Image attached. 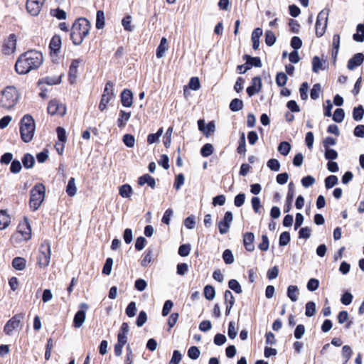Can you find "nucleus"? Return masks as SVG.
<instances>
[{"instance_id":"obj_1","label":"nucleus","mask_w":364,"mask_h":364,"mask_svg":"<svg viewBox=\"0 0 364 364\" xmlns=\"http://www.w3.org/2000/svg\"><path fill=\"white\" fill-rule=\"evenodd\" d=\"M43 61V58L41 53L36 50H28L18 57L15 64V70L19 75H26L33 70L38 69Z\"/></svg>"},{"instance_id":"obj_2","label":"nucleus","mask_w":364,"mask_h":364,"mask_svg":"<svg viewBox=\"0 0 364 364\" xmlns=\"http://www.w3.org/2000/svg\"><path fill=\"white\" fill-rule=\"evenodd\" d=\"M90 29V22L84 18L75 21L73 25L70 37L75 45H80L84 38L88 35Z\"/></svg>"},{"instance_id":"obj_3","label":"nucleus","mask_w":364,"mask_h":364,"mask_svg":"<svg viewBox=\"0 0 364 364\" xmlns=\"http://www.w3.org/2000/svg\"><path fill=\"white\" fill-rule=\"evenodd\" d=\"M20 93L14 86H7L0 92V107L6 109H13L18 103Z\"/></svg>"},{"instance_id":"obj_4","label":"nucleus","mask_w":364,"mask_h":364,"mask_svg":"<svg viewBox=\"0 0 364 364\" xmlns=\"http://www.w3.org/2000/svg\"><path fill=\"white\" fill-rule=\"evenodd\" d=\"M36 124L33 117L30 114L24 115L20 122V134L21 139L30 142L34 136Z\"/></svg>"},{"instance_id":"obj_5","label":"nucleus","mask_w":364,"mask_h":364,"mask_svg":"<svg viewBox=\"0 0 364 364\" xmlns=\"http://www.w3.org/2000/svg\"><path fill=\"white\" fill-rule=\"evenodd\" d=\"M45 195L46 188L42 183L36 184L31 189L29 205L33 210L35 211L39 208L44 200Z\"/></svg>"},{"instance_id":"obj_6","label":"nucleus","mask_w":364,"mask_h":364,"mask_svg":"<svg viewBox=\"0 0 364 364\" xmlns=\"http://www.w3.org/2000/svg\"><path fill=\"white\" fill-rule=\"evenodd\" d=\"M50 246L48 243L41 245L37 258V264L41 268H46L50 262Z\"/></svg>"},{"instance_id":"obj_7","label":"nucleus","mask_w":364,"mask_h":364,"mask_svg":"<svg viewBox=\"0 0 364 364\" xmlns=\"http://www.w3.org/2000/svg\"><path fill=\"white\" fill-rule=\"evenodd\" d=\"M328 15L329 11L323 9L320 11L317 16L316 22V34L318 37H321L326 32Z\"/></svg>"},{"instance_id":"obj_8","label":"nucleus","mask_w":364,"mask_h":364,"mask_svg":"<svg viewBox=\"0 0 364 364\" xmlns=\"http://www.w3.org/2000/svg\"><path fill=\"white\" fill-rule=\"evenodd\" d=\"M23 316L22 314H16L10 318L6 323L4 331L7 336H12L14 333L21 328V323Z\"/></svg>"},{"instance_id":"obj_9","label":"nucleus","mask_w":364,"mask_h":364,"mask_svg":"<svg viewBox=\"0 0 364 364\" xmlns=\"http://www.w3.org/2000/svg\"><path fill=\"white\" fill-rule=\"evenodd\" d=\"M114 85L111 82H107L105 85V87L104 89L103 94L101 97V100L99 105V109L100 111H104L107 105L110 102V100L114 97Z\"/></svg>"},{"instance_id":"obj_10","label":"nucleus","mask_w":364,"mask_h":364,"mask_svg":"<svg viewBox=\"0 0 364 364\" xmlns=\"http://www.w3.org/2000/svg\"><path fill=\"white\" fill-rule=\"evenodd\" d=\"M48 112L51 115L64 116L66 113V107L58 100H53L48 104Z\"/></svg>"},{"instance_id":"obj_11","label":"nucleus","mask_w":364,"mask_h":364,"mask_svg":"<svg viewBox=\"0 0 364 364\" xmlns=\"http://www.w3.org/2000/svg\"><path fill=\"white\" fill-rule=\"evenodd\" d=\"M89 306L85 303L80 304V310L75 314L73 319V326L75 328H80L84 323L86 318V311Z\"/></svg>"},{"instance_id":"obj_12","label":"nucleus","mask_w":364,"mask_h":364,"mask_svg":"<svg viewBox=\"0 0 364 364\" xmlns=\"http://www.w3.org/2000/svg\"><path fill=\"white\" fill-rule=\"evenodd\" d=\"M46 0H27L26 9L27 11L33 16H38L43 5Z\"/></svg>"},{"instance_id":"obj_13","label":"nucleus","mask_w":364,"mask_h":364,"mask_svg":"<svg viewBox=\"0 0 364 364\" xmlns=\"http://www.w3.org/2000/svg\"><path fill=\"white\" fill-rule=\"evenodd\" d=\"M31 237V227L27 222H25L19 225L18 231L12 235L11 238H20L24 240H28Z\"/></svg>"},{"instance_id":"obj_14","label":"nucleus","mask_w":364,"mask_h":364,"mask_svg":"<svg viewBox=\"0 0 364 364\" xmlns=\"http://www.w3.org/2000/svg\"><path fill=\"white\" fill-rule=\"evenodd\" d=\"M16 36L15 34H11L7 39L5 40L2 52L5 55H11L16 51Z\"/></svg>"},{"instance_id":"obj_15","label":"nucleus","mask_w":364,"mask_h":364,"mask_svg":"<svg viewBox=\"0 0 364 364\" xmlns=\"http://www.w3.org/2000/svg\"><path fill=\"white\" fill-rule=\"evenodd\" d=\"M232 221V213L230 211H227L225 213L223 220L218 224L219 232L220 234L224 235L229 231Z\"/></svg>"},{"instance_id":"obj_16","label":"nucleus","mask_w":364,"mask_h":364,"mask_svg":"<svg viewBox=\"0 0 364 364\" xmlns=\"http://www.w3.org/2000/svg\"><path fill=\"white\" fill-rule=\"evenodd\" d=\"M364 61V55L361 53L355 54L350 59H349L347 68L350 70H354L355 68L360 66Z\"/></svg>"},{"instance_id":"obj_17","label":"nucleus","mask_w":364,"mask_h":364,"mask_svg":"<svg viewBox=\"0 0 364 364\" xmlns=\"http://www.w3.org/2000/svg\"><path fill=\"white\" fill-rule=\"evenodd\" d=\"M328 68L326 60L321 59L318 56H314L312 59V71L318 73L320 70H324Z\"/></svg>"},{"instance_id":"obj_18","label":"nucleus","mask_w":364,"mask_h":364,"mask_svg":"<svg viewBox=\"0 0 364 364\" xmlns=\"http://www.w3.org/2000/svg\"><path fill=\"white\" fill-rule=\"evenodd\" d=\"M262 87V80L259 77H255L252 80V85L247 88V92L250 97L259 92Z\"/></svg>"},{"instance_id":"obj_19","label":"nucleus","mask_w":364,"mask_h":364,"mask_svg":"<svg viewBox=\"0 0 364 364\" xmlns=\"http://www.w3.org/2000/svg\"><path fill=\"white\" fill-rule=\"evenodd\" d=\"M82 61V60L80 58L75 59L72 61V63L70 65L69 81L71 84H74L76 80L77 75V68L79 67V65Z\"/></svg>"},{"instance_id":"obj_20","label":"nucleus","mask_w":364,"mask_h":364,"mask_svg":"<svg viewBox=\"0 0 364 364\" xmlns=\"http://www.w3.org/2000/svg\"><path fill=\"white\" fill-rule=\"evenodd\" d=\"M255 235L252 232H246L243 236V244L247 251L252 252L255 250L253 244Z\"/></svg>"},{"instance_id":"obj_21","label":"nucleus","mask_w":364,"mask_h":364,"mask_svg":"<svg viewBox=\"0 0 364 364\" xmlns=\"http://www.w3.org/2000/svg\"><path fill=\"white\" fill-rule=\"evenodd\" d=\"M121 102L124 107H130L133 103V95L131 90L125 89L121 94Z\"/></svg>"},{"instance_id":"obj_22","label":"nucleus","mask_w":364,"mask_h":364,"mask_svg":"<svg viewBox=\"0 0 364 364\" xmlns=\"http://www.w3.org/2000/svg\"><path fill=\"white\" fill-rule=\"evenodd\" d=\"M224 297H225V301L226 303L225 314L228 316L230 314L231 309L232 308V306L234 305L235 297H234L232 293L229 290L225 291Z\"/></svg>"},{"instance_id":"obj_23","label":"nucleus","mask_w":364,"mask_h":364,"mask_svg":"<svg viewBox=\"0 0 364 364\" xmlns=\"http://www.w3.org/2000/svg\"><path fill=\"white\" fill-rule=\"evenodd\" d=\"M138 184L139 186H144L147 184L151 188H154L156 186L155 179L149 174H144L138 178Z\"/></svg>"},{"instance_id":"obj_24","label":"nucleus","mask_w":364,"mask_h":364,"mask_svg":"<svg viewBox=\"0 0 364 364\" xmlns=\"http://www.w3.org/2000/svg\"><path fill=\"white\" fill-rule=\"evenodd\" d=\"M263 31L260 28H255L252 33L251 40L252 42V48L255 50H257L259 47V38L262 35Z\"/></svg>"},{"instance_id":"obj_25","label":"nucleus","mask_w":364,"mask_h":364,"mask_svg":"<svg viewBox=\"0 0 364 364\" xmlns=\"http://www.w3.org/2000/svg\"><path fill=\"white\" fill-rule=\"evenodd\" d=\"M168 46L167 39L165 37H163L161 39L160 44L156 49V57L158 58H163L164 56L166 50H168Z\"/></svg>"},{"instance_id":"obj_26","label":"nucleus","mask_w":364,"mask_h":364,"mask_svg":"<svg viewBox=\"0 0 364 364\" xmlns=\"http://www.w3.org/2000/svg\"><path fill=\"white\" fill-rule=\"evenodd\" d=\"M10 217L4 210H0V230L6 229L10 224Z\"/></svg>"},{"instance_id":"obj_27","label":"nucleus","mask_w":364,"mask_h":364,"mask_svg":"<svg viewBox=\"0 0 364 364\" xmlns=\"http://www.w3.org/2000/svg\"><path fill=\"white\" fill-rule=\"evenodd\" d=\"M119 193L122 198H129L133 193V189L129 184H124L119 188Z\"/></svg>"},{"instance_id":"obj_28","label":"nucleus","mask_w":364,"mask_h":364,"mask_svg":"<svg viewBox=\"0 0 364 364\" xmlns=\"http://www.w3.org/2000/svg\"><path fill=\"white\" fill-rule=\"evenodd\" d=\"M131 117L130 112L121 110L119 112V117L117 119V124L119 127H124Z\"/></svg>"},{"instance_id":"obj_29","label":"nucleus","mask_w":364,"mask_h":364,"mask_svg":"<svg viewBox=\"0 0 364 364\" xmlns=\"http://www.w3.org/2000/svg\"><path fill=\"white\" fill-rule=\"evenodd\" d=\"M26 261L24 258L17 257H15L12 261V266L16 270H23L25 269Z\"/></svg>"},{"instance_id":"obj_30","label":"nucleus","mask_w":364,"mask_h":364,"mask_svg":"<svg viewBox=\"0 0 364 364\" xmlns=\"http://www.w3.org/2000/svg\"><path fill=\"white\" fill-rule=\"evenodd\" d=\"M66 193L69 196H74L77 193V187L74 178H70L66 186Z\"/></svg>"},{"instance_id":"obj_31","label":"nucleus","mask_w":364,"mask_h":364,"mask_svg":"<svg viewBox=\"0 0 364 364\" xmlns=\"http://www.w3.org/2000/svg\"><path fill=\"white\" fill-rule=\"evenodd\" d=\"M42 82L48 85H58L61 82V75L46 77L42 79Z\"/></svg>"},{"instance_id":"obj_32","label":"nucleus","mask_w":364,"mask_h":364,"mask_svg":"<svg viewBox=\"0 0 364 364\" xmlns=\"http://www.w3.org/2000/svg\"><path fill=\"white\" fill-rule=\"evenodd\" d=\"M353 38L357 42L364 41V25L360 23L357 26V33L353 34Z\"/></svg>"},{"instance_id":"obj_33","label":"nucleus","mask_w":364,"mask_h":364,"mask_svg":"<svg viewBox=\"0 0 364 364\" xmlns=\"http://www.w3.org/2000/svg\"><path fill=\"white\" fill-rule=\"evenodd\" d=\"M298 294L299 289L296 286H289L287 289V296L292 301H296L297 300Z\"/></svg>"},{"instance_id":"obj_34","label":"nucleus","mask_w":364,"mask_h":364,"mask_svg":"<svg viewBox=\"0 0 364 364\" xmlns=\"http://www.w3.org/2000/svg\"><path fill=\"white\" fill-rule=\"evenodd\" d=\"M164 129L163 128H160L156 133L150 134L147 136V142L149 144H152L159 141L160 137L163 134Z\"/></svg>"},{"instance_id":"obj_35","label":"nucleus","mask_w":364,"mask_h":364,"mask_svg":"<svg viewBox=\"0 0 364 364\" xmlns=\"http://www.w3.org/2000/svg\"><path fill=\"white\" fill-rule=\"evenodd\" d=\"M22 163L26 168H31L35 163L34 157L30 154H26L22 159Z\"/></svg>"},{"instance_id":"obj_36","label":"nucleus","mask_w":364,"mask_h":364,"mask_svg":"<svg viewBox=\"0 0 364 364\" xmlns=\"http://www.w3.org/2000/svg\"><path fill=\"white\" fill-rule=\"evenodd\" d=\"M245 58L247 59V65L249 66H255L257 68L262 67V62L259 58L258 57H251L249 55H245Z\"/></svg>"},{"instance_id":"obj_37","label":"nucleus","mask_w":364,"mask_h":364,"mask_svg":"<svg viewBox=\"0 0 364 364\" xmlns=\"http://www.w3.org/2000/svg\"><path fill=\"white\" fill-rule=\"evenodd\" d=\"M243 107V102L242 100L235 98L233 99L230 104V109L232 112H237L242 109Z\"/></svg>"},{"instance_id":"obj_38","label":"nucleus","mask_w":364,"mask_h":364,"mask_svg":"<svg viewBox=\"0 0 364 364\" xmlns=\"http://www.w3.org/2000/svg\"><path fill=\"white\" fill-rule=\"evenodd\" d=\"M364 115V108L362 105H359L353 109V118L355 121H360Z\"/></svg>"},{"instance_id":"obj_39","label":"nucleus","mask_w":364,"mask_h":364,"mask_svg":"<svg viewBox=\"0 0 364 364\" xmlns=\"http://www.w3.org/2000/svg\"><path fill=\"white\" fill-rule=\"evenodd\" d=\"M105 26V14L103 11L99 10L96 16V28L101 29Z\"/></svg>"},{"instance_id":"obj_40","label":"nucleus","mask_w":364,"mask_h":364,"mask_svg":"<svg viewBox=\"0 0 364 364\" xmlns=\"http://www.w3.org/2000/svg\"><path fill=\"white\" fill-rule=\"evenodd\" d=\"M290 150H291V145L287 141L281 142L278 146L279 152L284 156L288 155L289 153L290 152Z\"/></svg>"},{"instance_id":"obj_41","label":"nucleus","mask_w":364,"mask_h":364,"mask_svg":"<svg viewBox=\"0 0 364 364\" xmlns=\"http://www.w3.org/2000/svg\"><path fill=\"white\" fill-rule=\"evenodd\" d=\"M60 45H61V41H60V37L58 36H54L51 41H50V49L53 51V52H57L58 50H59L60 48Z\"/></svg>"},{"instance_id":"obj_42","label":"nucleus","mask_w":364,"mask_h":364,"mask_svg":"<svg viewBox=\"0 0 364 364\" xmlns=\"http://www.w3.org/2000/svg\"><path fill=\"white\" fill-rule=\"evenodd\" d=\"M215 291L213 287L207 285L204 288V296L206 299L211 301L215 298Z\"/></svg>"},{"instance_id":"obj_43","label":"nucleus","mask_w":364,"mask_h":364,"mask_svg":"<svg viewBox=\"0 0 364 364\" xmlns=\"http://www.w3.org/2000/svg\"><path fill=\"white\" fill-rule=\"evenodd\" d=\"M345 117L344 110L341 108H338L335 110L333 115V119L334 122L341 123L343 121Z\"/></svg>"},{"instance_id":"obj_44","label":"nucleus","mask_w":364,"mask_h":364,"mask_svg":"<svg viewBox=\"0 0 364 364\" xmlns=\"http://www.w3.org/2000/svg\"><path fill=\"white\" fill-rule=\"evenodd\" d=\"M316 314V304L314 301H309L306 304L305 314L308 317H311Z\"/></svg>"},{"instance_id":"obj_45","label":"nucleus","mask_w":364,"mask_h":364,"mask_svg":"<svg viewBox=\"0 0 364 364\" xmlns=\"http://www.w3.org/2000/svg\"><path fill=\"white\" fill-rule=\"evenodd\" d=\"M338 183V178L336 176L331 175L325 179V186L327 189L333 188Z\"/></svg>"},{"instance_id":"obj_46","label":"nucleus","mask_w":364,"mask_h":364,"mask_svg":"<svg viewBox=\"0 0 364 364\" xmlns=\"http://www.w3.org/2000/svg\"><path fill=\"white\" fill-rule=\"evenodd\" d=\"M228 334L230 338L234 339L237 334V327L234 321H230L228 326Z\"/></svg>"},{"instance_id":"obj_47","label":"nucleus","mask_w":364,"mask_h":364,"mask_svg":"<svg viewBox=\"0 0 364 364\" xmlns=\"http://www.w3.org/2000/svg\"><path fill=\"white\" fill-rule=\"evenodd\" d=\"M213 146L211 144H205L200 149V154L203 157L210 156L213 152Z\"/></svg>"},{"instance_id":"obj_48","label":"nucleus","mask_w":364,"mask_h":364,"mask_svg":"<svg viewBox=\"0 0 364 364\" xmlns=\"http://www.w3.org/2000/svg\"><path fill=\"white\" fill-rule=\"evenodd\" d=\"M123 142L124 144L129 147L132 148L134 146L135 144V138L133 135L127 134L123 136Z\"/></svg>"},{"instance_id":"obj_49","label":"nucleus","mask_w":364,"mask_h":364,"mask_svg":"<svg viewBox=\"0 0 364 364\" xmlns=\"http://www.w3.org/2000/svg\"><path fill=\"white\" fill-rule=\"evenodd\" d=\"M276 41L274 33L272 31H267L265 32V43L268 46H272Z\"/></svg>"},{"instance_id":"obj_50","label":"nucleus","mask_w":364,"mask_h":364,"mask_svg":"<svg viewBox=\"0 0 364 364\" xmlns=\"http://www.w3.org/2000/svg\"><path fill=\"white\" fill-rule=\"evenodd\" d=\"M223 259L225 264H230L234 262V256L230 250H225L223 253Z\"/></svg>"},{"instance_id":"obj_51","label":"nucleus","mask_w":364,"mask_h":364,"mask_svg":"<svg viewBox=\"0 0 364 364\" xmlns=\"http://www.w3.org/2000/svg\"><path fill=\"white\" fill-rule=\"evenodd\" d=\"M352 354H353V350L349 346L346 345L343 347L342 356L344 358V363H346L349 360Z\"/></svg>"},{"instance_id":"obj_52","label":"nucleus","mask_w":364,"mask_h":364,"mask_svg":"<svg viewBox=\"0 0 364 364\" xmlns=\"http://www.w3.org/2000/svg\"><path fill=\"white\" fill-rule=\"evenodd\" d=\"M237 151L238 154H245L246 151V145H245V133L242 132L241 134L239 146L237 148Z\"/></svg>"},{"instance_id":"obj_53","label":"nucleus","mask_w":364,"mask_h":364,"mask_svg":"<svg viewBox=\"0 0 364 364\" xmlns=\"http://www.w3.org/2000/svg\"><path fill=\"white\" fill-rule=\"evenodd\" d=\"M267 167L273 171H279L280 169V163L277 159H271L267 163Z\"/></svg>"},{"instance_id":"obj_54","label":"nucleus","mask_w":364,"mask_h":364,"mask_svg":"<svg viewBox=\"0 0 364 364\" xmlns=\"http://www.w3.org/2000/svg\"><path fill=\"white\" fill-rule=\"evenodd\" d=\"M321 91V85L316 83L314 85L313 87L311 90L310 96L312 100H316L319 97L320 92Z\"/></svg>"},{"instance_id":"obj_55","label":"nucleus","mask_w":364,"mask_h":364,"mask_svg":"<svg viewBox=\"0 0 364 364\" xmlns=\"http://www.w3.org/2000/svg\"><path fill=\"white\" fill-rule=\"evenodd\" d=\"M200 351L196 346H191L188 350V356L193 360H196L199 358Z\"/></svg>"},{"instance_id":"obj_56","label":"nucleus","mask_w":364,"mask_h":364,"mask_svg":"<svg viewBox=\"0 0 364 364\" xmlns=\"http://www.w3.org/2000/svg\"><path fill=\"white\" fill-rule=\"evenodd\" d=\"M228 287L237 294H240L242 292L241 286L235 279H230L228 282Z\"/></svg>"},{"instance_id":"obj_57","label":"nucleus","mask_w":364,"mask_h":364,"mask_svg":"<svg viewBox=\"0 0 364 364\" xmlns=\"http://www.w3.org/2000/svg\"><path fill=\"white\" fill-rule=\"evenodd\" d=\"M112 265L113 259L112 258H107L102 269V274L109 275L112 272Z\"/></svg>"},{"instance_id":"obj_58","label":"nucleus","mask_w":364,"mask_h":364,"mask_svg":"<svg viewBox=\"0 0 364 364\" xmlns=\"http://www.w3.org/2000/svg\"><path fill=\"white\" fill-rule=\"evenodd\" d=\"M215 131V122L211 121L208 122L203 132L204 135L208 137L211 133H213Z\"/></svg>"},{"instance_id":"obj_59","label":"nucleus","mask_w":364,"mask_h":364,"mask_svg":"<svg viewBox=\"0 0 364 364\" xmlns=\"http://www.w3.org/2000/svg\"><path fill=\"white\" fill-rule=\"evenodd\" d=\"M122 24L124 28V30L127 31H133V27L132 26V17L131 16H127L123 18L122 21Z\"/></svg>"},{"instance_id":"obj_60","label":"nucleus","mask_w":364,"mask_h":364,"mask_svg":"<svg viewBox=\"0 0 364 364\" xmlns=\"http://www.w3.org/2000/svg\"><path fill=\"white\" fill-rule=\"evenodd\" d=\"M147 321L146 313L144 311L139 312L136 324L138 327H141Z\"/></svg>"},{"instance_id":"obj_61","label":"nucleus","mask_w":364,"mask_h":364,"mask_svg":"<svg viewBox=\"0 0 364 364\" xmlns=\"http://www.w3.org/2000/svg\"><path fill=\"white\" fill-rule=\"evenodd\" d=\"M319 286V281L317 279H310L307 283L306 287L311 291H316Z\"/></svg>"},{"instance_id":"obj_62","label":"nucleus","mask_w":364,"mask_h":364,"mask_svg":"<svg viewBox=\"0 0 364 364\" xmlns=\"http://www.w3.org/2000/svg\"><path fill=\"white\" fill-rule=\"evenodd\" d=\"M301 182L304 187L309 188L315 183L316 180L313 176H307L304 177Z\"/></svg>"},{"instance_id":"obj_63","label":"nucleus","mask_w":364,"mask_h":364,"mask_svg":"<svg viewBox=\"0 0 364 364\" xmlns=\"http://www.w3.org/2000/svg\"><path fill=\"white\" fill-rule=\"evenodd\" d=\"M287 81V76L284 73H279L277 75L276 82L278 86L283 87L286 85Z\"/></svg>"},{"instance_id":"obj_64","label":"nucleus","mask_w":364,"mask_h":364,"mask_svg":"<svg viewBox=\"0 0 364 364\" xmlns=\"http://www.w3.org/2000/svg\"><path fill=\"white\" fill-rule=\"evenodd\" d=\"M188 87L190 89H191L193 90H199L200 87V83L198 77H191L189 81V83H188Z\"/></svg>"}]
</instances>
